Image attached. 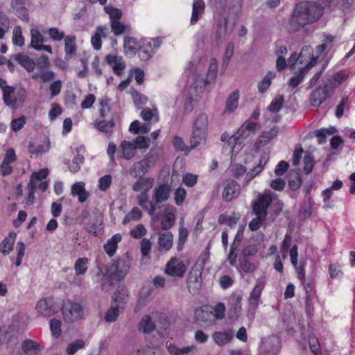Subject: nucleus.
<instances>
[{"label": "nucleus", "mask_w": 355, "mask_h": 355, "mask_svg": "<svg viewBox=\"0 0 355 355\" xmlns=\"http://www.w3.org/2000/svg\"><path fill=\"white\" fill-rule=\"evenodd\" d=\"M152 165L153 162L150 158H144L133 164L130 170V173L135 178H141L148 172Z\"/></svg>", "instance_id": "15"}, {"label": "nucleus", "mask_w": 355, "mask_h": 355, "mask_svg": "<svg viewBox=\"0 0 355 355\" xmlns=\"http://www.w3.org/2000/svg\"><path fill=\"white\" fill-rule=\"evenodd\" d=\"M107 30L106 26H97L94 35L91 38V43L94 50L98 51L101 49V40L107 37Z\"/></svg>", "instance_id": "26"}, {"label": "nucleus", "mask_w": 355, "mask_h": 355, "mask_svg": "<svg viewBox=\"0 0 355 355\" xmlns=\"http://www.w3.org/2000/svg\"><path fill=\"white\" fill-rule=\"evenodd\" d=\"M46 41V39L37 28L34 27L31 29V43L28 46L29 48L35 50L37 46L44 44Z\"/></svg>", "instance_id": "35"}, {"label": "nucleus", "mask_w": 355, "mask_h": 355, "mask_svg": "<svg viewBox=\"0 0 355 355\" xmlns=\"http://www.w3.org/2000/svg\"><path fill=\"white\" fill-rule=\"evenodd\" d=\"M119 148L122 153L121 157L127 160L134 157L137 153L135 144L130 141H122L119 145Z\"/></svg>", "instance_id": "28"}, {"label": "nucleus", "mask_w": 355, "mask_h": 355, "mask_svg": "<svg viewBox=\"0 0 355 355\" xmlns=\"http://www.w3.org/2000/svg\"><path fill=\"white\" fill-rule=\"evenodd\" d=\"M104 10L109 15L110 22L114 20H120L122 17V12L121 10L112 6H105Z\"/></svg>", "instance_id": "51"}, {"label": "nucleus", "mask_w": 355, "mask_h": 355, "mask_svg": "<svg viewBox=\"0 0 355 355\" xmlns=\"http://www.w3.org/2000/svg\"><path fill=\"white\" fill-rule=\"evenodd\" d=\"M85 345V343L83 340H76L67 346V353L69 355H73L78 350L83 349Z\"/></svg>", "instance_id": "54"}, {"label": "nucleus", "mask_w": 355, "mask_h": 355, "mask_svg": "<svg viewBox=\"0 0 355 355\" xmlns=\"http://www.w3.org/2000/svg\"><path fill=\"white\" fill-rule=\"evenodd\" d=\"M26 96L27 92L24 87H12V94H9L7 96V98H3V100L6 105L15 106L22 103L25 101Z\"/></svg>", "instance_id": "10"}, {"label": "nucleus", "mask_w": 355, "mask_h": 355, "mask_svg": "<svg viewBox=\"0 0 355 355\" xmlns=\"http://www.w3.org/2000/svg\"><path fill=\"white\" fill-rule=\"evenodd\" d=\"M84 159L85 158L83 155L78 154L73 157L71 163L69 161H64V164L68 165V168L71 173H75L80 171V166L83 163Z\"/></svg>", "instance_id": "44"}, {"label": "nucleus", "mask_w": 355, "mask_h": 355, "mask_svg": "<svg viewBox=\"0 0 355 355\" xmlns=\"http://www.w3.org/2000/svg\"><path fill=\"white\" fill-rule=\"evenodd\" d=\"M276 76V73L273 71H268L263 79L258 84L259 91L261 93L265 92L271 84V80Z\"/></svg>", "instance_id": "46"}, {"label": "nucleus", "mask_w": 355, "mask_h": 355, "mask_svg": "<svg viewBox=\"0 0 355 355\" xmlns=\"http://www.w3.org/2000/svg\"><path fill=\"white\" fill-rule=\"evenodd\" d=\"M112 178L107 174L101 177L98 180V189L101 191H107L111 186Z\"/></svg>", "instance_id": "62"}, {"label": "nucleus", "mask_w": 355, "mask_h": 355, "mask_svg": "<svg viewBox=\"0 0 355 355\" xmlns=\"http://www.w3.org/2000/svg\"><path fill=\"white\" fill-rule=\"evenodd\" d=\"M50 148V141L48 139H45L42 144L37 145L31 142L28 146L29 153L36 156L41 155L43 153L48 152Z\"/></svg>", "instance_id": "32"}, {"label": "nucleus", "mask_w": 355, "mask_h": 355, "mask_svg": "<svg viewBox=\"0 0 355 355\" xmlns=\"http://www.w3.org/2000/svg\"><path fill=\"white\" fill-rule=\"evenodd\" d=\"M318 57L313 56V49L311 46H304L298 55L296 53L291 55L288 59V65L291 69H295L297 64H304L297 74L289 79L288 85L291 88H296L303 81L306 73L318 62Z\"/></svg>", "instance_id": "2"}, {"label": "nucleus", "mask_w": 355, "mask_h": 355, "mask_svg": "<svg viewBox=\"0 0 355 355\" xmlns=\"http://www.w3.org/2000/svg\"><path fill=\"white\" fill-rule=\"evenodd\" d=\"M139 44L135 38L125 37L123 42L125 53L130 56L135 55L137 51L139 52Z\"/></svg>", "instance_id": "37"}, {"label": "nucleus", "mask_w": 355, "mask_h": 355, "mask_svg": "<svg viewBox=\"0 0 355 355\" xmlns=\"http://www.w3.org/2000/svg\"><path fill=\"white\" fill-rule=\"evenodd\" d=\"M239 92L238 90L234 91L227 98L225 107L224 110L225 114H230L234 112L238 107Z\"/></svg>", "instance_id": "34"}, {"label": "nucleus", "mask_w": 355, "mask_h": 355, "mask_svg": "<svg viewBox=\"0 0 355 355\" xmlns=\"http://www.w3.org/2000/svg\"><path fill=\"white\" fill-rule=\"evenodd\" d=\"M195 318L201 326L209 327L214 322L213 312H196Z\"/></svg>", "instance_id": "39"}, {"label": "nucleus", "mask_w": 355, "mask_h": 355, "mask_svg": "<svg viewBox=\"0 0 355 355\" xmlns=\"http://www.w3.org/2000/svg\"><path fill=\"white\" fill-rule=\"evenodd\" d=\"M158 243L160 248L169 250L173 243V236L171 232H165L159 234Z\"/></svg>", "instance_id": "40"}, {"label": "nucleus", "mask_w": 355, "mask_h": 355, "mask_svg": "<svg viewBox=\"0 0 355 355\" xmlns=\"http://www.w3.org/2000/svg\"><path fill=\"white\" fill-rule=\"evenodd\" d=\"M234 44L233 42H229L225 48V51L224 53V57L223 60V66L227 67L234 55Z\"/></svg>", "instance_id": "58"}, {"label": "nucleus", "mask_w": 355, "mask_h": 355, "mask_svg": "<svg viewBox=\"0 0 355 355\" xmlns=\"http://www.w3.org/2000/svg\"><path fill=\"white\" fill-rule=\"evenodd\" d=\"M141 211L138 207H135L125 216L123 224H126L132 220H139L141 218Z\"/></svg>", "instance_id": "55"}, {"label": "nucleus", "mask_w": 355, "mask_h": 355, "mask_svg": "<svg viewBox=\"0 0 355 355\" xmlns=\"http://www.w3.org/2000/svg\"><path fill=\"white\" fill-rule=\"evenodd\" d=\"M103 219L101 216H97L89 221L85 227L86 230L92 234L98 235L103 230Z\"/></svg>", "instance_id": "36"}, {"label": "nucleus", "mask_w": 355, "mask_h": 355, "mask_svg": "<svg viewBox=\"0 0 355 355\" xmlns=\"http://www.w3.org/2000/svg\"><path fill=\"white\" fill-rule=\"evenodd\" d=\"M25 2L26 0H11V9L18 18L28 22L30 18Z\"/></svg>", "instance_id": "18"}, {"label": "nucleus", "mask_w": 355, "mask_h": 355, "mask_svg": "<svg viewBox=\"0 0 355 355\" xmlns=\"http://www.w3.org/2000/svg\"><path fill=\"white\" fill-rule=\"evenodd\" d=\"M171 192V188L168 184H162L156 186L153 191L152 200L155 205L158 203L168 200Z\"/></svg>", "instance_id": "14"}, {"label": "nucleus", "mask_w": 355, "mask_h": 355, "mask_svg": "<svg viewBox=\"0 0 355 355\" xmlns=\"http://www.w3.org/2000/svg\"><path fill=\"white\" fill-rule=\"evenodd\" d=\"M312 198L310 196H308L300 208V215L302 217V218L306 219L311 217L312 214Z\"/></svg>", "instance_id": "43"}, {"label": "nucleus", "mask_w": 355, "mask_h": 355, "mask_svg": "<svg viewBox=\"0 0 355 355\" xmlns=\"http://www.w3.org/2000/svg\"><path fill=\"white\" fill-rule=\"evenodd\" d=\"M17 234L10 233L0 244V251L5 255L8 254L13 249Z\"/></svg>", "instance_id": "38"}, {"label": "nucleus", "mask_w": 355, "mask_h": 355, "mask_svg": "<svg viewBox=\"0 0 355 355\" xmlns=\"http://www.w3.org/2000/svg\"><path fill=\"white\" fill-rule=\"evenodd\" d=\"M279 132L278 126H273L268 131H263L261 135L258 137L256 146L257 148H261L262 146H266L268 143H269L272 139L277 137Z\"/></svg>", "instance_id": "24"}, {"label": "nucleus", "mask_w": 355, "mask_h": 355, "mask_svg": "<svg viewBox=\"0 0 355 355\" xmlns=\"http://www.w3.org/2000/svg\"><path fill=\"white\" fill-rule=\"evenodd\" d=\"M11 59L17 62L28 72L33 71L35 67V62L26 55L17 53L13 55Z\"/></svg>", "instance_id": "29"}, {"label": "nucleus", "mask_w": 355, "mask_h": 355, "mask_svg": "<svg viewBox=\"0 0 355 355\" xmlns=\"http://www.w3.org/2000/svg\"><path fill=\"white\" fill-rule=\"evenodd\" d=\"M48 34L53 42H61L66 37L64 33L58 28H50L48 30Z\"/></svg>", "instance_id": "61"}, {"label": "nucleus", "mask_w": 355, "mask_h": 355, "mask_svg": "<svg viewBox=\"0 0 355 355\" xmlns=\"http://www.w3.org/2000/svg\"><path fill=\"white\" fill-rule=\"evenodd\" d=\"M89 259L87 257L78 258L74 263V270L76 275H83L88 269Z\"/></svg>", "instance_id": "42"}, {"label": "nucleus", "mask_w": 355, "mask_h": 355, "mask_svg": "<svg viewBox=\"0 0 355 355\" xmlns=\"http://www.w3.org/2000/svg\"><path fill=\"white\" fill-rule=\"evenodd\" d=\"M276 197L275 193L266 190L263 195H259L258 199L252 204V211L256 215L249 223V228L252 231L259 229L266 220L267 216V210L272 202V200Z\"/></svg>", "instance_id": "4"}, {"label": "nucleus", "mask_w": 355, "mask_h": 355, "mask_svg": "<svg viewBox=\"0 0 355 355\" xmlns=\"http://www.w3.org/2000/svg\"><path fill=\"white\" fill-rule=\"evenodd\" d=\"M209 119L207 114L201 112L197 114L192 122L190 144L195 148L205 142L208 135Z\"/></svg>", "instance_id": "6"}, {"label": "nucleus", "mask_w": 355, "mask_h": 355, "mask_svg": "<svg viewBox=\"0 0 355 355\" xmlns=\"http://www.w3.org/2000/svg\"><path fill=\"white\" fill-rule=\"evenodd\" d=\"M137 203L151 216H155L156 206L153 200L150 201L147 193H141L137 198Z\"/></svg>", "instance_id": "20"}, {"label": "nucleus", "mask_w": 355, "mask_h": 355, "mask_svg": "<svg viewBox=\"0 0 355 355\" xmlns=\"http://www.w3.org/2000/svg\"><path fill=\"white\" fill-rule=\"evenodd\" d=\"M239 272L251 273L255 270V266L245 258L239 259V266L237 267Z\"/></svg>", "instance_id": "52"}, {"label": "nucleus", "mask_w": 355, "mask_h": 355, "mask_svg": "<svg viewBox=\"0 0 355 355\" xmlns=\"http://www.w3.org/2000/svg\"><path fill=\"white\" fill-rule=\"evenodd\" d=\"M195 349L196 347L194 345L178 348L177 346L170 344L168 347V352L172 355H182L189 354L190 352Z\"/></svg>", "instance_id": "50"}, {"label": "nucleus", "mask_w": 355, "mask_h": 355, "mask_svg": "<svg viewBox=\"0 0 355 355\" xmlns=\"http://www.w3.org/2000/svg\"><path fill=\"white\" fill-rule=\"evenodd\" d=\"M173 146L176 150L184 151L188 153L191 150V149H193L191 148V146L189 147L185 144L182 137L179 136L174 137L173 139Z\"/></svg>", "instance_id": "60"}, {"label": "nucleus", "mask_w": 355, "mask_h": 355, "mask_svg": "<svg viewBox=\"0 0 355 355\" xmlns=\"http://www.w3.org/2000/svg\"><path fill=\"white\" fill-rule=\"evenodd\" d=\"M336 132L334 128H321L315 131V135L318 137V144H323L326 142V137L333 135Z\"/></svg>", "instance_id": "48"}, {"label": "nucleus", "mask_w": 355, "mask_h": 355, "mask_svg": "<svg viewBox=\"0 0 355 355\" xmlns=\"http://www.w3.org/2000/svg\"><path fill=\"white\" fill-rule=\"evenodd\" d=\"M348 78L343 71L327 77L322 85L315 88L309 96V103L311 107L318 109L327 99L331 98L336 89Z\"/></svg>", "instance_id": "3"}, {"label": "nucleus", "mask_w": 355, "mask_h": 355, "mask_svg": "<svg viewBox=\"0 0 355 355\" xmlns=\"http://www.w3.org/2000/svg\"><path fill=\"white\" fill-rule=\"evenodd\" d=\"M155 323L149 315H144L138 323L137 329L144 334H150L155 329Z\"/></svg>", "instance_id": "27"}, {"label": "nucleus", "mask_w": 355, "mask_h": 355, "mask_svg": "<svg viewBox=\"0 0 355 355\" xmlns=\"http://www.w3.org/2000/svg\"><path fill=\"white\" fill-rule=\"evenodd\" d=\"M240 193V185L234 180L227 181L222 193L223 199L227 202H231L236 198Z\"/></svg>", "instance_id": "13"}, {"label": "nucleus", "mask_w": 355, "mask_h": 355, "mask_svg": "<svg viewBox=\"0 0 355 355\" xmlns=\"http://www.w3.org/2000/svg\"><path fill=\"white\" fill-rule=\"evenodd\" d=\"M85 187V184L83 182H77L71 187V195L78 196L80 203L86 201L89 197V193L86 191Z\"/></svg>", "instance_id": "31"}, {"label": "nucleus", "mask_w": 355, "mask_h": 355, "mask_svg": "<svg viewBox=\"0 0 355 355\" xmlns=\"http://www.w3.org/2000/svg\"><path fill=\"white\" fill-rule=\"evenodd\" d=\"M218 73V62L216 58H213L209 64V69L207 73L206 78L204 77H200V76H196L194 78V83L196 85H198L201 87L206 85L210 84L214 81Z\"/></svg>", "instance_id": "12"}, {"label": "nucleus", "mask_w": 355, "mask_h": 355, "mask_svg": "<svg viewBox=\"0 0 355 355\" xmlns=\"http://www.w3.org/2000/svg\"><path fill=\"white\" fill-rule=\"evenodd\" d=\"M155 180L152 178H139L132 185V190L135 192L147 193L153 187Z\"/></svg>", "instance_id": "19"}, {"label": "nucleus", "mask_w": 355, "mask_h": 355, "mask_svg": "<svg viewBox=\"0 0 355 355\" xmlns=\"http://www.w3.org/2000/svg\"><path fill=\"white\" fill-rule=\"evenodd\" d=\"M249 137V135L247 133V131L243 128V125H242L239 129L232 135L228 139V144L232 146V153H238L242 148V142L241 141V139H247Z\"/></svg>", "instance_id": "17"}, {"label": "nucleus", "mask_w": 355, "mask_h": 355, "mask_svg": "<svg viewBox=\"0 0 355 355\" xmlns=\"http://www.w3.org/2000/svg\"><path fill=\"white\" fill-rule=\"evenodd\" d=\"M267 163V159L265 158V157H262L259 164L253 167L246 175L245 176V181L247 182L251 181L256 175L259 174L263 169L264 168L266 164Z\"/></svg>", "instance_id": "41"}, {"label": "nucleus", "mask_w": 355, "mask_h": 355, "mask_svg": "<svg viewBox=\"0 0 355 355\" xmlns=\"http://www.w3.org/2000/svg\"><path fill=\"white\" fill-rule=\"evenodd\" d=\"M149 141L148 137L138 136L131 141L135 144L136 149H147L149 147Z\"/></svg>", "instance_id": "59"}, {"label": "nucleus", "mask_w": 355, "mask_h": 355, "mask_svg": "<svg viewBox=\"0 0 355 355\" xmlns=\"http://www.w3.org/2000/svg\"><path fill=\"white\" fill-rule=\"evenodd\" d=\"M128 297L127 290L123 285H120L116 288L113 297L112 306L108 311H120L125 309V304Z\"/></svg>", "instance_id": "11"}, {"label": "nucleus", "mask_w": 355, "mask_h": 355, "mask_svg": "<svg viewBox=\"0 0 355 355\" xmlns=\"http://www.w3.org/2000/svg\"><path fill=\"white\" fill-rule=\"evenodd\" d=\"M141 117L145 121H153L157 123L159 121L158 112L157 109L151 110L145 108L141 112Z\"/></svg>", "instance_id": "45"}, {"label": "nucleus", "mask_w": 355, "mask_h": 355, "mask_svg": "<svg viewBox=\"0 0 355 355\" xmlns=\"http://www.w3.org/2000/svg\"><path fill=\"white\" fill-rule=\"evenodd\" d=\"M37 311H82L80 304L58 297H44L36 304Z\"/></svg>", "instance_id": "5"}, {"label": "nucleus", "mask_w": 355, "mask_h": 355, "mask_svg": "<svg viewBox=\"0 0 355 355\" xmlns=\"http://www.w3.org/2000/svg\"><path fill=\"white\" fill-rule=\"evenodd\" d=\"M265 286V281L263 279L257 280L255 286L252 289L249 297V302L252 309H256L259 302L262 291Z\"/></svg>", "instance_id": "23"}, {"label": "nucleus", "mask_w": 355, "mask_h": 355, "mask_svg": "<svg viewBox=\"0 0 355 355\" xmlns=\"http://www.w3.org/2000/svg\"><path fill=\"white\" fill-rule=\"evenodd\" d=\"M105 60L107 64L112 67L114 73L119 76L121 75L125 66L122 57L109 54L106 56Z\"/></svg>", "instance_id": "22"}, {"label": "nucleus", "mask_w": 355, "mask_h": 355, "mask_svg": "<svg viewBox=\"0 0 355 355\" xmlns=\"http://www.w3.org/2000/svg\"><path fill=\"white\" fill-rule=\"evenodd\" d=\"M284 103V96H278L270 103V104L268 107V110L272 112H277L282 107Z\"/></svg>", "instance_id": "56"}, {"label": "nucleus", "mask_w": 355, "mask_h": 355, "mask_svg": "<svg viewBox=\"0 0 355 355\" xmlns=\"http://www.w3.org/2000/svg\"><path fill=\"white\" fill-rule=\"evenodd\" d=\"M55 74L52 71H43L40 73L37 72L33 73L31 76L32 79L37 80L40 78L43 83L51 81L55 78Z\"/></svg>", "instance_id": "49"}, {"label": "nucleus", "mask_w": 355, "mask_h": 355, "mask_svg": "<svg viewBox=\"0 0 355 355\" xmlns=\"http://www.w3.org/2000/svg\"><path fill=\"white\" fill-rule=\"evenodd\" d=\"M185 271V265L177 259H172L166 265V273L171 276L182 277Z\"/></svg>", "instance_id": "16"}, {"label": "nucleus", "mask_w": 355, "mask_h": 355, "mask_svg": "<svg viewBox=\"0 0 355 355\" xmlns=\"http://www.w3.org/2000/svg\"><path fill=\"white\" fill-rule=\"evenodd\" d=\"M110 26L112 31L116 36L123 34L125 31V26L120 20L111 21Z\"/></svg>", "instance_id": "64"}, {"label": "nucleus", "mask_w": 355, "mask_h": 355, "mask_svg": "<svg viewBox=\"0 0 355 355\" xmlns=\"http://www.w3.org/2000/svg\"><path fill=\"white\" fill-rule=\"evenodd\" d=\"M175 217L173 213H166L161 221V227L164 230H169L174 224Z\"/></svg>", "instance_id": "57"}, {"label": "nucleus", "mask_w": 355, "mask_h": 355, "mask_svg": "<svg viewBox=\"0 0 355 355\" xmlns=\"http://www.w3.org/2000/svg\"><path fill=\"white\" fill-rule=\"evenodd\" d=\"M122 236L120 234H115L105 243L103 248L109 257H112L116 253L118 243L121 241Z\"/></svg>", "instance_id": "30"}, {"label": "nucleus", "mask_w": 355, "mask_h": 355, "mask_svg": "<svg viewBox=\"0 0 355 355\" xmlns=\"http://www.w3.org/2000/svg\"><path fill=\"white\" fill-rule=\"evenodd\" d=\"M76 37L74 35H67L64 38L65 59H71L76 52Z\"/></svg>", "instance_id": "33"}, {"label": "nucleus", "mask_w": 355, "mask_h": 355, "mask_svg": "<svg viewBox=\"0 0 355 355\" xmlns=\"http://www.w3.org/2000/svg\"><path fill=\"white\" fill-rule=\"evenodd\" d=\"M130 263L124 259H118L107 269L108 277L112 281L121 282L128 274Z\"/></svg>", "instance_id": "7"}, {"label": "nucleus", "mask_w": 355, "mask_h": 355, "mask_svg": "<svg viewBox=\"0 0 355 355\" xmlns=\"http://www.w3.org/2000/svg\"><path fill=\"white\" fill-rule=\"evenodd\" d=\"M21 347L23 351L28 354L34 350L39 349V344L33 340H26L22 343Z\"/></svg>", "instance_id": "63"}, {"label": "nucleus", "mask_w": 355, "mask_h": 355, "mask_svg": "<svg viewBox=\"0 0 355 355\" xmlns=\"http://www.w3.org/2000/svg\"><path fill=\"white\" fill-rule=\"evenodd\" d=\"M205 9V4L203 0H193L192 6V14L191 17V24L194 25L202 17Z\"/></svg>", "instance_id": "25"}, {"label": "nucleus", "mask_w": 355, "mask_h": 355, "mask_svg": "<svg viewBox=\"0 0 355 355\" xmlns=\"http://www.w3.org/2000/svg\"><path fill=\"white\" fill-rule=\"evenodd\" d=\"M66 323H72L83 318L84 312H62Z\"/></svg>", "instance_id": "53"}, {"label": "nucleus", "mask_w": 355, "mask_h": 355, "mask_svg": "<svg viewBox=\"0 0 355 355\" xmlns=\"http://www.w3.org/2000/svg\"><path fill=\"white\" fill-rule=\"evenodd\" d=\"M12 44L15 46H22L24 45L25 40L22 35L21 26H17L14 28L12 37Z\"/></svg>", "instance_id": "47"}, {"label": "nucleus", "mask_w": 355, "mask_h": 355, "mask_svg": "<svg viewBox=\"0 0 355 355\" xmlns=\"http://www.w3.org/2000/svg\"><path fill=\"white\" fill-rule=\"evenodd\" d=\"M233 337L234 334L232 329L215 331L212 334V338L214 343L220 347L230 343L233 339Z\"/></svg>", "instance_id": "21"}, {"label": "nucleus", "mask_w": 355, "mask_h": 355, "mask_svg": "<svg viewBox=\"0 0 355 355\" xmlns=\"http://www.w3.org/2000/svg\"><path fill=\"white\" fill-rule=\"evenodd\" d=\"M162 40L161 37L144 39L140 42L139 57L141 60H149L159 48Z\"/></svg>", "instance_id": "8"}, {"label": "nucleus", "mask_w": 355, "mask_h": 355, "mask_svg": "<svg viewBox=\"0 0 355 355\" xmlns=\"http://www.w3.org/2000/svg\"><path fill=\"white\" fill-rule=\"evenodd\" d=\"M331 0H304L297 3L289 21V28L297 31L317 21L323 13V4Z\"/></svg>", "instance_id": "1"}, {"label": "nucleus", "mask_w": 355, "mask_h": 355, "mask_svg": "<svg viewBox=\"0 0 355 355\" xmlns=\"http://www.w3.org/2000/svg\"><path fill=\"white\" fill-rule=\"evenodd\" d=\"M201 92L202 87L196 85L195 83H193L189 87L184 106L185 113L189 114L193 110L195 104L199 100Z\"/></svg>", "instance_id": "9"}]
</instances>
